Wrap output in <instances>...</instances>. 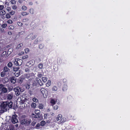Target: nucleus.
<instances>
[{
  "label": "nucleus",
  "mask_w": 130,
  "mask_h": 130,
  "mask_svg": "<svg viewBox=\"0 0 130 130\" xmlns=\"http://www.w3.org/2000/svg\"><path fill=\"white\" fill-rule=\"evenodd\" d=\"M14 90L15 92V93L17 96H18L22 92V90L19 87H17L14 88Z\"/></svg>",
  "instance_id": "f257e3e1"
},
{
  "label": "nucleus",
  "mask_w": 130,
  "mask_h": 130,
  "mask_svg": "<svg viewBox=\"0 0 130 130\" xmlns=\"http://www.w3.org/2000/svg\"><path fill=\"white\" fill-rule=\"evenodd\" d=\"M13 61L15 65L17 66L21 65L22 62V59L18 58L15 59L13 60Z\"/></svg>",
  "instance_id": "f03ea898"
},
{
  "label": "nucleus",
  "mask_w": 130,
  "mask_h": 130,
  "mask_svg": "<svg viewBox=\"0 0 130 130\" xmlns=\"http://www.w3.org/2000/svg\"><path fill=\"white\" fill-rule=\"evenodd\" d=\"M18 117L16 114L13 115L11 119L12 122L13 124H15L18 122V121L17 118Z\"/></svg>",
  "instance_id": "7ed1b4c3"
},
{
  "label": "nucleus",
  "mask_w": 130,
  "mask_h": 130,
  "mask_svg": "<svg viewBox=\"0 0 130 130\" xmlns=\"http://www.w3.org/2000/svg\"><path fill=\"white\" fill-rule=\"evenodd\" d=\"M40 91L41 93L42 94L44 98H46L47 96V93L46 94V90L44 88H41L40 90Z\"/></svg>",
  "instance_id": "20e7f679"
},
{
  "label": "nucleus",
  "mask_w": 130,
  "mask_h": 130,
  "mask_svg": "<svg viewBox=\"0 0 130 130\" xmlns=\"http://www.w3.org/2000/svg\"><path fill=\"white\" fill-rule=\"evenodd\" d=\"M8 103V101L3 102L1 105V108L4 109H7Z\"/></svg>",
  "instance_id": "39448f33"
},
{
  "label": "nucleus",
  "mask_w": 130,
  "mask_h": 130,
  "mask_svg": "<svg viewBox=\"0 0 130 130\" xmlns=\"http://www.w3.org/2000/svg\"><path fill=\"white\" fill-rule=\"evenodd\" d=\"M13 96V94L12 93H10L7 94V99L9 100H11Z\"/></svg>",
  "instance_id": "423d86ee"
},
{
  "label": "nucleus",
  "mask_w": 130,
  "mask_h": 130,
  "mask_svg": "<svg viewBox=\"0 0 130 130\" xmlns=\"http://www.w3.org/2000/svg\"><path fill=\"white\" fill-rule=\"evenodd\" d=\"M36 81L40 86H42L43 85V84L41 80L39 78H36Z\"/></svg>",
  "instance_id": "0eeeda50"
},
{
  "label": "nucleus",
  "mask_w": 130,
  "mask_h": 130,
  "mask_svg": "<svg viewBox=\"0 0 130 130\" xmlns=\"http://www.w3.org/2000/svg\"><path fill=\"white\" fill-rule=\"evenodd\" d=\"M10 80L12 84H14L16 82L15 77H11Z\"/></svg>",
  "instance_id": "6e6552de"
},
{
  "label": "nucleus",
  "mask_w": 130,
  "mask_h": 130,
  "mask_svg": "<svg viewBox=\"0 0 130 130\" xmlns=\"http://www.w3.org/2000/svg\"><path fill=\"white\" fill-rule=\"evenodd\" d=\"M26 121H25V124L26 125H28L31 122V121L30 119H28L27 118H26Z\"/></svg>",
  "instance_id": "1a4fd4ad"
},
{
  "label": "nucleus",
  "mask_w": 130,
  "mask_h": 130,
  "mask_svg": "<svg viewBox=\"0 0 130 130\" xmlns=\"http://www.w3.org/2000/svg\"><path fill=\"white\" fill-rule=\"evenodd\" d=\"M34 74L32 73L26 74L25 75L26 77L27 78H29Z\"/></svg>",
  "instance_id": "9d476101"
},
{
  "label": "nucleus",
  "mask_w": 130,
  "mask_h": 130,
  "mask_svg": "<svg viewBox=\"0 0 130 130\" xmlns=\"http://www.w3.org/2000/svg\"><path fill=\"white\" fill-rule=\"evenodd\" d=\"M26 121V118L22 119L21 120L20 122L22 125H24L25 124V121Z\"/></svg>",
  "instance_id": "9b49d317"
},
{
  "label": "nucleus",
  "mask_w": 130,
  "mask_h": 130,
  "mask_svg": "<svg viewBox=\"0 0 130 130\" xmlns=\"http://www.w3.org/2000/svg\"><path fill=\"white\" fill-rule=\"evenodd\" d=\"M8 104H7V107L11 108L12 107V102L11 101H10L9 102L8 101Z\"/></svg>",
  "instance_id": "f8f14e48"
},
{
  "label": "nucleus",
  "mask_w": 130,
  "mask_h": 130,
  "mask_svg": "<svg viewBox=\"0 0 130 130\" xmlns=\"http://www.w3.org/2000/svg\"><path fill=\"white\" fill-rule=\"evenodd\" d=\"M29 13L28 12H26L25 11L22 12L21 13V15L23 16H26L28 15Z\"/></svg>",
  "instance_id": "ddd939ff"
},
{
  "label": "nucleus",
  "mask_w": 130,
  "mask_h": 130,
  "mask_svg": "<svg viewBox=\"0 0 130 130\" xmlns=\"http://www.w3.org/2000/svg\"><path fill=\"white\" fill-rule=\"evenodd\" d=\"M67 86L66 85H64L63 86L62 90L64 91H66L67 89Z\"/></svg>",
  "instance_id": "4468645a"
},
{
  "label": "nucleus",
  "mask_w": 130,
  "mask_h": 130,
  "mask_svg": "<svg viewBox=\"0 0 130 130\" xmlns=\"http://www.w3.org/2000/svg\"><path fill=\"white\" fill-rule=\"evenodd\" d=\"M62 117V116L60 114H59L56 118V120L57 121H58L60 120Z\"/></svg>",
  "instance_id": "2eb2a0df"
},
{
  "label": "nucleus",
  "mask_w": 130,
  "mask_h": 130,
  "mask_svg": "<svg viewBox=\"0 0 130 130\" xmlns=\"http://www.w3.org/2000/svg\"><path fill=\"white\" fill-rule=\"evenodd\" d=\"M4 93H6L7 91V88L5 87L3 88L1 90Z\"/></svg>",
  "instance_id": "dca6fc26"
},
{
  "label": "nucleus",
  "mask_w": 130,
  "mask_h": 130,
  "mask_svg": "<svg viewBox=\"0 0 130 130\" xmlns=\"http://www.w3.org/2000/svg\"><path fill=\"white\" fill-rule=\"evenodd\" d=\"M42 80L44 83H45L47 80V78L45 77H43L42 78Z\"/></svg>",
  "instance_id": "f3484780"
},
{
  "label": "nucleus",
  "mask_w": 130,
  "mask_h": 130,
  "mask_svg": "<svg viewBox=\"0 0 130 130\" xmlns=\"http://www.w3.org/2000/svg\"><path fill=\"white\" fill-rule=\"evenodd\" d=\"M19 69L20 68L19 67H14L13 68V70L14 71L18 72Z\"/></svg>",
  "instance_id": "a211bd4d"
},
{
  "label": "nucleus",
  "mask_w": 130,
  "mask_h": 130,
  "mask_svg": "<svg viewBox=\"0 0 130 130\" xmlns=\"http://www.w3.org/2000/svg\"><path fill=\"white\" fill-rule=\"evenodd\" d=\"M51 84V82L50 80H48L46 84V86L47 87H48L50 86Z\"/></svg>",
  "instance_id": "6ab92c4d"
},
{
  "label": "nucleus",
  "mask_w": 130,
  "mask_h": 130,
  "mask_svg": "<svg viewBox=\"0 0 130 130\" xmlns=\"http://www.w3.org/2000/svg\"><path fill=\"white\" fill-rule=\"evenodd\" d=\"M9 70V69L7 67L5 66L4 67L3 71L5 72H8Z\"/></svg>",
  "instance_id": "aec40b11"
},
{
  "label": "nucleus",
  "mask_w": 130,
  "mask_h": 130,
  "mask_svg": "<svg viewBox=\"0 0 130 130\" xmlns=\"http://www.w3.org/2000/svg\"><path fill=\"white\" fill-rule=\"evenodd\" d=\"M46 124V122L44 120H42L40 122V125L42 126H44Z\"/></svg>",
  "instance_id": "412c9836"
},
{
  "label": "nucleus",
  "mask_w": 130,
  "mask_h": 130,
  "mask_svg": "<svg viewBox=\"0 0 130 130\" xmlns=\"http://www.w3.org/2000/svg\"><path fill=\"white\" fill-rule=\"evenodd\" d=\"M56 102L54 99H52L51 100L50 103L52 104V105L55 104H56Z\"/></svg>",
  "instance_id": "4be33fe9"
},
{
  "label": "nucleus",
  "mask_w": 130,
  "mask_h": 130,
  "mask_svg": "<svg viewBox=\"0 0 130 130\" xmlns=\"http://www.w3.org/2000/svg\"><path fill=\"white\" fill-rule=\"evenodd\" d=\"M35 115L34 114H32V115H33V117H34L35 118H39L40 117V115H38V114H36Z\"/></svg>",
  "instance_id": "5701e85b"
},
{
  "label": "nucleus",
  "mask_w": 130,
  "mask_h": 130,
  "mask_svg": "<svg viewBox=\"0 0 130 130\" xmlns=\"http://www.w3.org/2000/svg\"><path fill=\"white\" fill-rule=\"evenodd\" d=\"M29 12L31 14H33L34 12V9L32 8H31L29 9Z\"/></svg>",
  "instance_id": "b1692460"
},
{
  "label": "nucleus",
  "mask_w": 130,
  "mask_h": 130,
  "mask_svg": "<svg viewBox=\"0 0 130 130\" xmlns=\"http://www.w3.org/2000/svg\"><path fill=\"white\" fill-rule=\"evenodd\" d=\"M23 22H29V19H28L27 18H24L23 19Z\"/></svg>",
  "instance_id": "393cba45"
},
{
  "label": "nucleus",
  "mask_w": 130,
  "mask_h": 130,
  "mask_svg": "<svg viewBox=\"0 0 130 130\" xmlns=\"http://www.w3.org/2000/svg\"><path fill=\"white\" fill-rule=\"evenodd\" d=\"M57 90V87L56 86H54L52 88V90L53 91H56Z\"/></svg>",
  "instance_id": "a878e982"
},
{
  "label": "nucleus",
  "mask_w": 130,
  "mask_h": 130,
  "mask_svg": "<svg viewBox=\"0 0 130 130\" xmlns=\"http://www.w3.org/2000/svg\"><path fill=\"white\" fill-rule=\"evenodd\" d=\"M13 89V87L12 86L9 85L7 86V89L9 91H11Z\"/></svg>",
  "instance_id": "bb28decb"
},
{
  "label": "nucleus",
  "mask_w": 130,
  "mask_h": 130,
  "mask_svg": "<svg viewBox=\"0 0 130 130\" xmlns=\"http://www.w3.org/2000/svg\"><path fill=\"white\" fill-rule=\"evenodd\" d=\"M38 67L40 69H42L43 67V64L42 63H40L38 65Z\"/></svg>",
  "instance_id": "cd10ccee"
},
{
  "label": "nucleus",
  "mask_w": 130,
  "mask_h": 130,
  "mask_svg": "<svg viewBox=\"0 0 130 130\" xmlns=\"http://www.w3.org/2000/svg\"><path fill=\"white\" fill-rule=\"evenodd\" d=\"M36 104L34 103H32L31 104V107L34 108H35L36 107Z\"/></svg>",
  "instance_id": "c85d7f7f"
},
{
  "label": "nucleus",
  "mask_w": 130,
  "mask_h": 130,
  "mask_svg": "<svg viewBox=\"0 0 130 130\" xmlns=\"http://www.w3.org/2000/svg\"><path fill=\"white\" fill-rule=\"evenodd\" d=\"M38 107L40 109H42L43 108L44 105L42 104H40L38 105Z\"/></svg>",
  "instance_id": "c756f323"
},
{
  "label": "nucleus",
  "mask_w": 130,
  "mask_h": 130,
  "mask_svg": "<svg viewBox=\"0 0 130 130\" xmlns=\"http://www.w3.org/2000/svg\"><path fill=\"white\" fill-rule=\"evenodd\" d=\"M23 45V44L22 43H21L17 45V46L16 47V48L17 49H19L20 48V47H21Z\"/></svg>",
  "instance_id": "7c9ffc66"
},
{
  "label": "nucleus",
  "mask_w": 130,
  "mask_h": 130,
  "mask_svg": "<svg viewBox=\"0 0 130 130\" xmlns=\"http://www.w3.org/2000/svg\"><path fill=\"white\" fill-rule=\"evenodd\" d=\"M6 74V73L4 71L1 72V77H3Z\"/></svg>",
  "instance_id": "2f4dec72"
},
{
  "label": "nucleus",
  "mask_w": 130,
  "mask_h": 130,
  "mask_svg": "<svg viewBox=\"0 0 130 130\" xmlns=\"http://www.w3.org/2000/svg\"><path fill=\"white\" fill-rule=\"evenodd\" d=\"M6 18L7 19H9L11 17V15L8 13L6 14L5 15Z\"/></svg>",
  "instance_id": "473e14b6"
},
{
  "label": "nucleus",
  "mask_w": 130,
  "mask_h": 130,
  "mask_svg": "<svg viewBox=\"0 0 130 130\" xmlns=\"http://www.w3.org/2000/svg\"><path fill=\"white\" fill-rule=\"evenodd\" d=\"M24 51L26 54H27L30 52V50L29 48H26L24 49Z\"/></svg>",
  "instance_id": "72a5a7b5"
},
{
  "label": "nucleus",
  "mask_w": 130,
  "mask_h": 130,
  "mask_svg": "<svg viewBox=\"0 0 130 130\" xmlns=\"http://www.w3.org/2000/svg\"><path fill=\"white\" fill-rule=\"evenodd\" d=\"M40 111L38 109H36L35 111V114H38V115H40Z\"/></svg>",
  "instance_id": "f704fd0d"
},
{
  "label": "nucleus",
  "mask_w": 130,
  "mask_h": 130,
  "mask_svg": "<svg viewBox=\"0 0 130 130\" xmlns=\"http://www.w3.org/2000/svg\"><path fill=\"white\" fill-rule=\"evenodd\" d=\"M22 10L25 11L27 9V7L25 6H23L22 7Z\"/></svg>",
  "instance_id": "c9c22d12"
},
{
  "label": "nucleus",
  "mask_w": 130,
  "mask_h": 130,
  "mask_svg": "<svg viewBox=\"0 0 130 130\" xmlns=\"http://www.w3.org/2000/svg\"><path fill=\"white\" fill-rule=\"evenodd\" d=\"M39 48L40 49H41L43 48L44 47V45L43 44H39Z\"/></svg>",
  "instance_id": "e433bc0d"
},
{
  "label": "nucleus",
  "mask_w": 130,
  "mask_h": 130,
  "mask_svg": "<svg viewBox=\"0 0 130 130\" xmlns=\"http://www.w3.org/2000/svg\"><path fill=\"white\" fill-rule=\"evenodd\" d=\"M41 125L39 123H38L36 125L35 128L37 129H39L40 128V127Z\"/></svg>",
  "instance_id": "4c0bfd02"
},
{
  "label": "nucleus",
  "mask_w": 130,
  "mask_h": 130,
  "mask_svg": "<svg viewBox=\"0 0 130 130\" xmlns=\"http://www.w3.org/2000/svg\"><path fill=\"white\" fill-rule=\"evenodd\" d=\"M12 66V64L11 62H9L7 64V66L9 67H11Z\"/></svg>",
  "instance_id": "58836bf2"
},
{
  "label": "nucleus",
  "mask_w": 130,
  "mask_h": 130,
  "mask_svg": "<svg viewBox=\"0 0 130 130\" xmlns=\"http://www.w3.org/2000/svg\"><path fill=\"white\" fill-rule=\"evenodd\" d=\"M15 13V12L13 10H12L11 12H9V13L10 15H12L14 14Z\"/></svg>",
  "instance_id": "ea45409f"
},
{
  "label": "nucleus",
  "mask_w": 130,
  "mask_h": 130,
  "mask_svg": "<svg viewBox=\"0 0 130 130\" xmlns=\"http://www.w3.org/2000/svg\"><path fill=\"white\" fill-rule=\"evenodd\" d=\"M32 101L35 102H38V99L35 97L34 98L32 99Z\"/></svg>",
  "instance_id": "a19ab883"
},
{
  "label": "nucleus",
  "mask_w": 130,
  "mask_h": 130,
  "mask_svg": "<svg viewBox=\"0 0 130 130\" xmlns=\"http://www.w3.org/2000/svg\"><path fill=\"white\" fill-rule=\"evenodd\" d=\"M42 76L43 75L42 74L40 73H38L37 75L38 78H41Z\"/></svg>",
  "instance_id": "79ce46f5"
},
{
  "label": "nucleus",
  "mask_w": 130,
  "mask_h": 130,
  "mask_svg": "<svg viewBox=\"0 0 130 130\" xmlns=\"http://www.w3.org/2000/svg\"><path fill=\"white\" fill-rule=\"evenodd\" d=\"M7 26V24L6 23H4L2 24V27L3 28H5Z\"/></svg>",
  "instance_id": "37998d69"
},
{
  "label": "nucleus",
  "mask_w": 130,
  "mask_h": 130,
  "mask_svg": "<svg viewBox=\"0 0 130 130\" xmlns=\"http://www.w3.org/2000/svg\"><path fill=\"white\" fill-rule=\"evenodd\" d=\"M28 93L30 95H32L33 94V90H30L29 91Z\"/></svg>",
  "instance_id": "c03bdc74"
},
{
  "label": "nucleus",
  "mask_w": 130,
  "mask_h": 130,
  "mask_svg": "<svg viewBox=\"0 0 130 130\" xmlns=\"http://www.w3.org/2000/svg\"><path fill=\"white\" fill-rule=\"evenodd\" d=\"M2 11L0 12V14L3 15H5L6 13L5 11L4 10H3Z\"/></svg>",
  "instance_id": "a18cd8bd"
},
{
  "label": "nucleus",
  "mask_w": 130,
  "mask_h": 130,
  "mask_svg": "<svg viewBox=\"0 0 130 130\" xmlns=\"http://www.w3.org/2000/svg\"><path fill=\"white\" fill-rule=\"evenodd\" d=\"M17 24L19 26H22L23 25V23L22 22H18Z\"/></svg>",
  "instance_id": "49530a36"
},
{
  "label": "nucleus",
  "mask_w": 130,
  "mask_h": 130,
  "mask_svg": "<svg viewBox=\"0 0 130 130\" xmlns=\"http://www.w3.org/2000/svg\"><path fill=\"white\" fill-rule=\"evenodd\" d=\"M28 57V56L27 55H26L24 56H23L22 57V59L23 60H24L25 59L27 58Z\"/></svg>",
  "instance_id": "de8ad7c7"
},
{
  "label": "nucleus",
  "mask_w": 130,
  "mask_h": 130,
  "mask_svg": "<svg viewBox=\"0 0 130 130\" xmlns=\"http://www.w3.org/2000/svg\"><path fill=\"white\" fill-rule=\"evenodd\" d=\"M58 108V106L57 105H55L53 107V108L55 110H57Z\"/></svg>",
  "instance_id": "09e8293b"
},
{
  "label": "nucleus",
  "mask_w": 130,
  "mask_h": 130,
  "mask_svg": "<svg viewBox=\"0 0 130 130\" xmlns=\"http://www.w3.org/2000/svg\"><path fill=\"white\" fill-rule=\"evenodd\" d=\"M14 28V26L13 25H10L9 27V28L10 29H13Z\"/></svg>",
  "instance_id": "8fccbe9b"
},
{
  "label": "nucleus",
  "mask_w": 130,
  "mask_h": 130,
  "mask_svg": "<svg viewBox=\"0 0 130 130\" xmlns=\"http://www.w3.org/2000/svg\"><path fill=\"white\" fill-rule=\"evenodd\" d=\"M66 121V119L64 118H62L60 120V122L61 123H64Z\"/></svg>",
  "instance_id": "3c124183"
},
{
  "label": "nucleus",
  "mask_w": 130,
  "mask_h": 130,
  "mask_svg": "<svg viewBox=\"0 0 130 130\" xmlns=\"http://www.w3.org/2000/svg\"><path fill=\"white\" fill-rule=\"evenodd\" d=\"M30 87V85L27 84L26 85V88L27 89H29Z\"/></svg>",
  "instance_id": "603ef678"
},
{
  "label": "nucleus",
  "mask_w": 130,
  "mask_h": 130,
  "mask_svg": "<svg viewBox=\"0 0 130 130\" xmlns=\"http://www.w3.org/2000/svg\"><path fill=\"white\" fill-rule=\"evenodd\" d=\"M4 8V6L3 5H0V11L3 10Z\"/></svg>",
  "instance_id": "864d4df0"
},
{
  "label": "nucleus",
  "mask_w": 130,
  "mask_h": 130,
  "mask_svg": "<svg viewBox=\"0 0 130 130\" xmlns=\"http://www.w3.org/2000/svg\"><path fill=\"white\" fill-rule=\"evenodd\" d=\"M68 100H72L73 98L71 96H69L67 98Z\"/></svg>",
  "instance_id": "5fc2aeb1"
},
{
  "label": "nucleus",
  "mask_w": 130,
  "mask_h": 130,
  "mask_svg": "<svg viewBox=\"0 0 130 130\" xmlns=\"http://www.w3.org/2000/svg\"><path fill=\"white\" fill-rule=\"evenodd\" d=\"M7 22L9 24H11L13 23V21L11 20H9L7 21Z\"/></svg>",
  "instance_id": "6e6d98bb"
},
{
  "label": "nucleus",
  "mask_w": 130,
  "mask_h": 130,
  "mask_svg": "<svg viewBox=\"0 0 130 130\" xmlns=\"http://www.w3.org/2000/svg\"><path fill=\"white\" fill-rule=\"evenodd\" d=\"M17 8V6L16 5H13L12 6V8L14 10L16 9Z\"/></svg>",
  "instance_id": "4d7b16f0"
},
{
  "label": "nucleus",
  "mask_w": 130,
  "mask_h": 130,
  "mask_svg": "<svg viewBox=\"0 0 130 130\" xmlns=\"http://www.w3.org/2000/svg\"><path fill=\"white\" fill-rule=\"evenodd\" d=\"M20 72L19 71L18 72H15L14 73V74H15V76H16L17 74V76H18L20 74Z\"/></svg>",
  "instance_id": "13d9d810"
},
{
  "label": "nucleus",
  "mask_w": 130,
  "mask_h": 130,
  "mask_svg": "<svg viewBox=\"0 0 130 130\" xmlns=\"http://www.w3.org/2000/svg\"><path fill=\"white\" fill-rule=\"evenodd\" d=\"M36 37H37V35H35L34 36H33L32 37H31V39L32 40H33V39H35V38H36Z\"/></svg>",
  "instance_id": "bf43d9fd"
},
{
  "label": "nucleus",
  "mask_w": 130,
  "mask_h": 130,
  "mask_svg": "<svg viewBox=\"0 0 130 130\" xmlns=\"http://www.w3.org/2000/svg\"><path fill=\"white\" fill-rule=\"evenodd\" d=\"M4 85H3L1 84H0V89L2 90V89L3 88H4Z\"/></svg>",
  "instance_id": "052dcab7"
},
{
  "label": "nucleus",
  "mask_w": 130,
  "mask_h": 130,
  "mask_svg": "<svg viewBox=\"0 0 130 130\" xmlns=\"http://www.w3.org/2000/svg\"><path fill=\"white\" fill-rule=\"evenodd\" d=\"M25 71L26 72H29V70L28 68H26L25 69Z\"/></svg>",
  "instance_id": "680f3d73"
},
{
  "label": "nucleus",
  "mask_w": 130,
  "mask_h": 130,
  "mask_svg": "<svg viewBox=\"0 0 130 130\" xmlns=\"http://www.w3.org/2000/svg\"><path fill=\"white\" fill-rule=\"evenodd\" d=\"M11 8L10 7H7L6 8V10L8 12H9L11 10Z\"/></svg>",
  "instance_id": "e2e57ef3"
},
{
  "label": "nucleus",
  "mask_w": 130,
  "mask_h": 130,
  "mask_svg": "<svg viewBox=\"0 0 130 130\" xmlns=\"http://www.w3.org/2000/svg\"><path fill=\"white\" fill-rule=\"evenodd\" d=\"M36 124V122L35 121H33L31 123V125L33 126H34Z\"/></svg>",
  "instance_id": "0e129e2a"
},
{
  "label": "nucleus",
  "mask_w": 130,
  "mask_h": 130,
  "mask_svg": "<svg viewBox=\"0 0 130 130\" xmlns=\"http://www.w3.org/2000/svg\"><path fill=\"white\" fill-rule=\"evenodd\" d=\"M24 54V52H21L20 53H19V54L20 55H22L23 54Z\"/></svg>",
  "instance_id": "69168bd1"
},
{
  "label": "nucleus",
  "mask_w": 130,
  "mask_h": 130,
  "mask_svg": "<svg viewBox=\"0 0 130 130\" xmlns=\"http://www.w3.org/2000/svg\"><path fill=\"white\" fill-rule=\"evenodd\" d=\"M24 33V32L22 31L21 32H19L18 33V34L19 35H20V34H23V33Z\"/></svg>",
  "instance_id": "338daca9"
},
{
  "label": "nucleus",
  "mask_w": 130,
  "mask_h": 130,
  "mask_svg": "<svg viewBox=\"0 0 130 130\" xmlns=\"http://www.w3.org/2000/svg\"><path fill=\"white\" fill-rule=\"evenodd\" d=\"M38 41L37 39H36L35 41H34V43L37 44L38 43Z\"/></svg>",
  "instance_id": "774afa93"
}]
</instances>
